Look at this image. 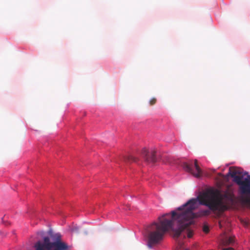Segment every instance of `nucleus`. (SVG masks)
Returning a JSON list of instances; mask_svg holds the SVG:
<instances>
[{
	"label": "nucleus",
	"instance_id": "obj_1",
	"mask_svg": "<svg viewBox=\"0 0 250 250\" xmlns=\"http://www.w3.org/2000/svg\"><path fill=\"white\" fill-rule=\"evenodd\" d=\"M217 192L206 190L197 198L189 200L177 211H172L171 214L166 213L159 217L158 222L153 223L147 228L148 247L152 248L158 244L169 230L173 231L175 238H178L181 232L186 230L188 237L191 238L193 231L189 226L194 223V219L208 216L211 211L221 212V201L217 197Z\"/></svg>",
	"mask_w": 250,
	"mask_h": 250
},
{
	"label": "nucleus",
	"instance_id": "obj_2",
	"mask_svg": "<svg viewBox=\"0 0 250 250\" xmlns=\"http://www.w3.org/2000/svg\"><path fill=\"white\" fill-rule=\"evenodd\" d=\"M35 250H67L69 246L62 240L60 234L53 236H45L42 240L36 242L34 246Z\"/></svg>",
	"mask_w": 250,
	"mask_h": 250
},
{
	"label": "nucleus",
	"instance_id": "obj_3",
	"mask_svg": "<svg viewBox=\"0 0 250 250\" xmlns=\"http://www.w3.org/2000/svg\"><path fill=\"white\" fill-rule=\"evenodd\" d=\"M228 175L233 179V181L239 186V191L242 194H250V175L244 177L241 169L230 167Z\"/></svg>",
	"mask_w": 250,
	"mask_h": 250
},
{
	"label": "nucleus",
	"instance_id": "obj_4",
	"mask_svg": "<svg viewBox=\"0 0 250 250\" xmlns=\"http://www.w3.org/2000/svg\"><path fill=\"white\" fill-rule=\"evenodd\" d=\"M207 190H213L214 191L218 192L217 197L220 200L221 204V208H220L219 210L221 212L225 210L227 207L223 203V200H225L227 201L232 202L234 199V195L232 191L230 190H227L224 192V194H221L220 191L218 189H208Z\"/></svg>",
	"mask_w": 250,
	"mask_h": 250
},
{
	"label": "nucleus",
	"instance_id": "obj_5",
	"mask_svg": "<svg viewBox=\"0 0 250 250\" xmlns=\"http://www.w3.org/2000/svg\"><path fill=\"white\" fill-rule=\"evenodd\" d=\"M182 167L185 171L190 173L196 178H199L202 175V171L198 165L197 160H194V167L195 168V171L193 170L192 163L188 164V163L184 162L182 163Z\"/></svg>",
	"mask_w": 250,
	"mask_h": 250
},
{
	"label": "nucleus",
	"instance_id": "obj_6",
	"mask_svg": "<svg viewBox=\"0 0 250 250\" xmlns=\"http://www.w3.org/2000/svg\"><path fill=\"white\" fill-rule=\"evenodd\" d=\"M155 153L156 151L154 149L148 151L146 148H144L142 151L141 155L146 163L154 164L157 161Z\"/></svg>",
	"mask_w": 250,
	"mask_h": 250
},
{
	"label": "nucleus",
	"instance_id": "obj_7",
	"mask_svg": "<svg viewBox=\"0 0 250 250\" xmlns=\"http://www.w3.org/2000/svg\"><path fill=\"white\" fill-rule=\"evenodd\" d=\"M221 242L224 246L232 244L234 242V237H229L224 234L222 238L221 239Z\"/></svg>",
	"mask_w": 250,
	"mask_h": 250
},
{
	"label": "nucleus",
	"instance_id": "obj_8",
	"mask_svg": "<svg viewBox=\"0 0 250 250\" xmlns=\"http://www.w3.org/2000/svg\"><path fill=\"white\" fill-rule=\"evenodd\" d=\"M241 201L243 204L250 207V197H243Z\"/></svg>",
	"mask_w": 250,
	"mask_h": 250
},
{
	"label": "nucleus",
	"instance_id": "obj_9",
	"mask_svg": "<svg viewBox=\"0 0 250 250\" xmlns=\"http://www.w3.org/2000/svg\"><path fill=\"white\" fill-rule=\"evenodd\" d=\"M157 102V99L156 98H152L151 99L149 102L150 105H153L156 104Z\"/></svg>",
	"mask_w": 250,
	"mask_h": 250
},
{
	"label": "nucleus",
	"instance_id": "obj_10",
	"mask_svg": "<svg viewBox=\"0 0 250 250\" xmlns=\"http://www.w3.org/2000/svg\"><path fill=\"white\" fill-rule=\"evenodd\" d=\"M126 159L128 161L136 162L137 159L132 156H129L127 157Z\"/></svg>",
	"mask_w": 250,
	"mask_h": 250
},
{
	"label": "nucleus",
	"instance_id": "obj_11",
	"mask_svg": "<svg viewBox=\"0 0 250 250\" xmlns=\"http://www.w3.org/2000/svg\"><path fill=\"white\" fill-rule=\"evenodd\" d=\"M203 230L206 233H208L209 231V229L208 226L204 225L203 228Z\"/></svg>",
	"mask_w": 250,
	"mask_h": 250
},
{
	"label": "nucleus",
	"instance_id": "obj_12",
	"mask_svg": "<svg viewBox=\"0 0 250 250\" xmlns=\"http://www.w3.org/2000/svg\"><path fill=\"white\" fill-rule=\"evenodd\" d=\"M223 250H233V249L232 248H224Z\"/></svg>",
	"mask_w": 250,
	"mask_h": 250
},
{
	"label": "nucleus",
	"instance_id": "obj_13",
	"mask_svg": "<svg viewBox=\"0 0 250 250\" xmlns=\"http://www.w3.org/2000/svg\"><path fill=\"white\" fill-rule=\"evenodd\" d=\"M219 227H220V228H222V227H222V224H221V222H219Z\"/></svg>",
	"mask_w": 250,
	"mask_h": 250
},
{
	"label": "nucleus",
	"instance_id": "obj_14",
	"mask_svg": "<svg viewBox=\"0 0 250 250\" xmlns=\"http://www.w3.org/2000/svg\"><path fill=\"white\" fill-rule=\"evenodd\" d=\"M185 250H188V249H185Z\"/></svg>",
	"mask_w": 250,
	"mask_h": 250
}]
</instances>
